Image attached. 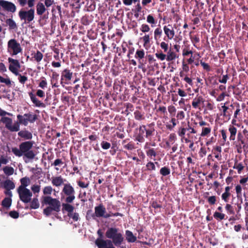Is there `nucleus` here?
<instances>
[{
	"label": "nucleus",
	"mask_w": 248,
	"mask_h": 248,
	"mask_svg": "<svg viewBox=\"0 0 248 248\" xmlns=\"http://www.w3.org/2000/svg\"><path fill=\"white\" fill-rule=\"evenodd\" d=\"M17 121L13 124V120L9 117H2L1 122L5 124L6 129L11 132H17L20 130V124L27 126L29 123H33L37 119L36 114L32 112L25 113L23 115L18 114L17 115Z\"/></svg>",
	"instance_id": "obj_1"
},
{
	"label": "nucleus",
	"mask_w": 248,
	"mask_h": 248,
	"mask_svg": "<svg viewBox=\"0 0 248 248\" xmlns=\"http://www.w3.org/2000/svg\"><path fill=\"white\" fill-rule=\"evenodd\" d=\"M105 236L109 239L105 240L97 238L95 240V244L98 248H108L109 246H112V243L115 246H120L124 241L123 234L116 227L108 228L106 232Z\"/></svg>",
	"instance_id": "obj_2"
},
{
	"label": "nucleus",
	"mask_w": 248,
	"mask_h": 248,
	"mask_svg": "<svg viewBox=\"0 0 248 248\" xmlns=\"http://www.w3.org/2000/svg\"><path fill=\"white\" fill-rule=\"evenodd\" d=\"M41 200L43 205H49L43 210V213L46 216H50L53 211L58 213L61 211V202L58 199L46 196H43Z\"/></svg>",
	"instance_id": "obj_3"
},
{
	"label": "nucleus",
	"mask_w": 248,
	"mask_h": 248,
	"mask_svg": "<svg viewBox=\"0 0 248 248\" xmlns=\"http://www.w3.org/2000/svg\"><path fill=\"white\" fill-rule=\"evenodd\" d=\"M75 193V189L70 183H67L63 184L62 194L66 196L65 199V203L70 204L73 202L76 198Z\"/></svg>",
	"instance_id": "obj_4"
},
{
	"label": "nucleus",
	"mask_w": 248,
	"mask_h": 248,
	"mask_svg": "<svg viewBox=\"0 0 248 248\" xmlns=\"http://www.w3.org/2000/svg\"><path fill=\"white\" fill-rule=\"evenodd\" d=\"M33 143L34 142L31 140L21 142L19 145V149L14 147L12 148V151L16 156L21 157L32 148Z\"/></svg>",
	"instance_id": "obj_5"
},
{
	"label": "nucleus",
	"mask_w": 248,
	"mask_h": 248,
	"mask_svg": "<svg viewBox=\"0 0 248 248\" xmlns=\"http://www.w3.org/2000/svg\"><path fill=\"white\" fill-rule=\"evenodd\" d=\"M16 11V5L9 1L0 0V15L4 16L2 12L13 14Z\"/></svg>",
	"instance_id": "obj_6"
},
{
	"label": "nucleus",
	"mask_w": 248,
	"mask_h": 248,
	"mask_svg": "<svg viewBox=\"0 0 248 248\" xmlns=\"http://www.w3.org/2000/svg\"><path fill=\"white\" fill-rule=\"evenodd\" d=\"M62 211L67 212V216L71 218L74 221H78L80 219L79 215L77 212H74L75 207L74 206L68 203H62Z\"/></svg>",
	"instance_id": "obj_7"
},
{
	"label": "nucleus",
	"mask_w": 248,
	"mask_h": 248,
	"mask_svg": "<svg viewBox=\"0 0 248 248\" xmlns=\"http://www.w3.org/2000/svg\"><path fill=\"white\" fill-rule=\"evenodd\" d=\"M35 10L31 8L28 11L21 9L18 13V16L21 20H24L25 23H29L34 18Z\"/></svg>",
	"instance_id": "obj_8"
},
{
	"label": "nucleus",
	"mask_w": 248,
	"mask_h": 248,
	"mask_svg": "<svg viewBox=\"0 0 248 248\" xmlns=\"http://www.w3.org/2000/svg\"><path fill=\"white\" fill-rule=\"evenodd\" d=\"M17 191L19 198L22 202L27 203L31 202L32 193L29 189H17Z\"/></svg>",
	"instance_id": "obj_9"
},
{
	"label": "nucleus",
	"mask_w": 248,
	"mask_h": 248,
	"mask_svg": "<svg viewBox=\"0 0 248 248\" xmlns=\"http://www.w3.org/2000/svg\"><path fill=\"white\" fill-rule=\"evenodd\" d=\"M73 72L68 68L64 69L62 71L61 84L63 87L65 84L70 83L73 78Z\"/></svg>",
	"instance_id": "obj_10"
},
{
	"label": "nucleus",
	"mask_w": 248,
	"mask_h": 248,
	"mask_svg": "<svg viewBox=\"0 0 248 248\" xmlns=\"http://www.w3.org/2000/svg\"><path fill=\"white\" fill-rule=\"evenodd\" d=\"M8 48L9 51H12V55H16L22 52V49L20 45L15 39H10L8 42Z\"/></svg>",
	"instance_id": "obj_11"
},
{
	"label": "nucleus",
	"mask_w": 248,
	"mask_h": 248,
	"mask_svg": "<svg viewBox=\"0 0 248 248\" xmlns=\"http://www.w3.org/2000/svg\"><path fill=\"white\" fill-rule=\"evenodd\" d=\"M146 139L151 140L155 131V123L143 124Z\"/></svg>",
	"instance_id": "obj_12"
},
{
	"label": "nucleus",
	"mask_w": 248,
	"mask_h": 248,
	"mask_svg": "<svg viewBox=\"0 0 248 248\" xmlns=\"http://www.w3.org/2000/svg\"><path fill=\"white\" fill-rule=\"evenodd\" d=\"M135 140L143 143L145 141V135L143 124H141L137 128L134 132Z\"/></svg>",
	"instance_id": "obj_13"
},
{
	"label": "nucleus",
	"mask_w": 248,
	"mask_h": 248,
	"mask_svg": "<svg viewBox=\"0 0 248 248\" xmlns=\"http://www.w3.org/2000/svg\"><path fill=\"white\" fill-rule=\"evenodd\" d=\"M8 60L9 62L10 63L9 66V70L15 75H18V69L20 68L19 61L17 60H15L11 58H9Z\"/></svg>",
	"instance_id": "obj_14"
},
{
	"label": "nucleus",
	"mask_w": 248,
	"mask_h": 248,
	"mask_svg": "<svg viewBox=\"0 0 248 248\" xmlns=\"http://www.w3.org/2000/svg\"><path fill=\"white\" fill-rule=\"evenodd\" d=\"M145 56V51L143 49H139L136 50L135 53V57L138 60L139 65L138 68L139 69H142L143 71L145 70V64L143 62L142 59Z\"/></svg>",
	"instance_id": "obj_15"
},
{
	"label": "nucleus",
	"mask_w": 248,
	"mask_h": 248,
	"mask_svg": "<svg viewBox=\"0 0 248 248\" xmlns=\"http://www.w3.org/2000/svg\"><path fill=\"white\" fill-rule=\"evenodd\" d=\"M222 109V115L224 119L227 121L231 119V116L232 114V111L234 109V106L232 104L229 106H226L225 105L221 106Z\"/></svg>",
	"instance_id": "obj_16"
},
{
	"label": "nucleus",
	"mask_w": 248,
	"mask_h": 248,
	"mask_svg": "<svg viewBox=\"0 0 248 248\" xmlns=\"http://www.w3.org/2000/svg\"><path fill=\"white\" fill-rule=\"evenodd\" d=\"M163 31L168 40H172L175 35V31L171 24H168L163 27Z\"/></svg>",
	"instance_id": "obj_17"
},
{
	"label": "nucleus",
	"mask_w": 248,
	"mask_h": 248,
	"mask_svg": "<svg viewBox=\"0 0 248 248\" xmlns=\"http://www.w3.org/2000/svg\"><path fill=\"white\" fill-rule=\"evenodd\" d=\"M205 99L201 95H197L192 100L191 104L194 108L201 109V105L203 104Z\"/></svg>",
	"instance_id": "obj_18"
},
{
	"label": "nucleus",
	"mask_w": 248,
	"mask_h": 248,
	"mask_svg": "<svg viewBox=\"0 0 248 248\" xmlns=\"http://www.w3.org/2000/svg\"><path fill=\"white\" fill-rule=\"evenodd\" d=\"M95 215L97 218L104 217L106 212V208L102 203L94 207Z\"/></svg>",
	"instance_id": "obj_19"
},
{
	"label": "nucleus",
	"mask_w": 248,
	"mask_h": 248,
	"mask_svg": "<svg viewBox=\"0 0 248 248\" xmlns=\"http://www.w3.org/2000/svg\"><path fill=\"white\" fill-rule=\"evenodd\" d=\"M29 95L30 97L31 101L36 107L39 108L46 107V105L44 103L38 100L35 95L33 94L32 92L29 93Z\"/></svg>",
	"instance_id": "obj_20"
},
{
	"label": "nucleus",
	"mask_w": 248,
	"mask_h": 248,
	"mask_svg": "<svg viewBox=\"0 0 248 248\" xmlns=\"http://www.w3.org/2000/svg\"><path fill=\"white\" fill-rule=\"evenodd\" d=\"M36 155L34 152L32 150H29L25 153L23 156V159L26 163H28L31 160L33 159Z\"/></svg>",
	"instance_id": "obj_21"
},
{
	"label": "nucleus",
	"mask_w": 248,
	"mask_h": 248,
	"mask_svg": "<svg viewBox=\"0 0 248 248\" xmlns=\"http://www.w3.org/2000/svg\"><path fill=\"white\" fill-rule=\"evenodd\" d=\"M18 136L24 140H31L32 138V133L27 130L18 131Z\"/></svg>",
	"instance_id": "obj_22"
},
{
	"label": "nucleus",
	"mask_w": 248,
	"mask_h": 248,
	"mask_svg": "<svg viewBox=\"0 0 248 248\" xmlns=\"http://www.w3.org/2000/svg\"><path fill=\"white\" fill-rule=\"evenodd\" d=\"M66 180L64 179L62 176L60 175L59 176L53 177L52 178L51 183L54 186L59 187L62 185L63 186L64 181H65Z\"/></svg>",
	"instance_id": "obj_23"
},
{
	"label": "nucleus",
	"mask_w": 248,
	"mask_h": 248,
	"mask_svg": "<svg viewBox=\"0 0 248 248\" xmlns=\"http://www.w3.org/2000/svg\"><path fill=\"white\" fill-rule=\"evenodd\" d=\"M234 143L242 144L244 148L248 147V144L247 145V142H245L244 137L242 133L240 131L237 133L236 140L234 141Z\"/></svg>",
	"instance_id": "obj_24"
},
{
	"label": "nucleus",
	"mask_w": 248,
	"mask_h": 248,
	"mask_svg": "<svg viewBox=\"0 0 248 248\" xmlns=\"http://www.w3.org/2000/svg\"><path fill=\"white\" fill-rule=\"evenodd\" d=\"M230 133L229 140L230 141H234L236 139V134L237 135V129L233 125H230L228 129Z\"/></svg>",
	"instance_id": "obj_25"
},
{
	"label": "nucleus",
	"mask_w": 248,
	"mask_h": 248,
	"mask_svg": "<svg viewBox=\"0 0 248 248\" xmlns=\"http://www.w3.org/2000/svg\"><path fill=\"white\" fill-rule=\"evenodd\" d=\"M5 22L6 24L9 26V30L16 31L18 27L16 22L12 18H7Z\"/></svg>",
	"instance_id": "obj_26"
},
{
	"label": "nucleus",
	"mask_w": 248,
	"mask_h": 248,
	"mask_svg": "<svg viewBox=\"0 0 248 248\" xmlns=\"http://www.w3.org/2000/svg\"><path fill=\"white\" fill-rule=\"evenodd\" d=\"M2 187L5 190H11L15 188V185L11 180L7 179L3 182Z\"/></svg>",
	"instance_id": "obj_27"
},
{
	"label": "nucleus",
	"mask_w": 248,
	"mask_h": 248,
	"mask_svg": "<svg viewBox=\"0 0 248 248\" xmlns=\"http://www.w3.org/2000/svg\"><path fill=\"white\" fill-rule=\"evenodd\" d=\"M45 6L43 3L39 2L36 5V13L38 16H42L46 11Z\"/></svg>",
	"instance_id": "obj_28"
},
{
	"label": "nucleus",
	"mask_w": 248,
	"mask_h": 248,
	"mask_svg": "<svg viewBox=\"0 0 248 248\" xmlns=\"http://www.w3.org/2000/svg\"><path fill=\"white\" fill-rule=\"evenodd\" d=\"M126 239L128 242L134 243L137 240V237L134 236L133 232L129 230L125 231Z\"/></svg>",
	"instance_id": "obj_29"
},
{
	"label": "nucleus",
	"mask_w": 248,
	"mask_h": 248,
	"mask_svg": "<svg viewBox=\"0 0 248 248\" xmlns=\"http://www.w3.org/2000/svg\"><path fill=\"white\" fill-rule=\"evenodd\" d=\"M213 152L215 154V157L218 160L221 159V147L219 146H214L212 150Z\"/></svg>",
	"instance_id": "obj_30"
},
{
	"label": "nucleus",
	"mask_w": 248,
	"mask_h": 248,
	"mask_svg": "<svg viewBox=\"0 0 248 248\" xmlns=\"http://www.w3.org/2000/svg\"><path fill=\"white\" fill-rule=\"evenodd\" d=\"M134 118L139 121L145 120L144 112H141L140 110H136L134 112Z\"/></svg>",
	"instance_id": "obj_31"
},
{
	"label": "nucleus",
	"mask_w": 248,
	"mask_h": 248,
	"mask_svg": "<svg viewBox=\"0 0 248 248\" xmlns=\"http://www.w3.org/2000/svg\"><path fill=\"white\" fill-rule=\"evenodd\" d=\"M21 185L17 189H25L30 184V179L27 177H25L20 179Z\"/></svg>",
	"instance_id": "obj_32"
},
{
	"label": "nucleus",
	"mask_w": 248,
	"mask_h": 248,
	"mask_svg": "<svg viewBox=\"0 0 248 248\" xmlns=\"http://www.w3.org/2000/svg\"><path fill=\"white\" fill-rule=\"evenodd\" d=\"M177 57L178 56L176 53L171 51V49H170L166 55V60L168 62L172 61Z\"/></svg>",
	"instance_id": "obj_33"
},
{
	"label": "nucleus",
	"mask_w": 248,
	"mask_h": 248,
	"mask_svg": "<svg viewBox=\"0 0 248 248\" xmlns=\"http://www.w3.org/2000/svg\"><path fill=\"white\" fill-rule=\"evenodd\" d=\"M211 132V126H203L202 129V132L200 134L201 137H208Z\"/></svg>",
	"instance_id": "obj_34"
},
{
	"label": "nucleus",
	"mask_w": 248,
	"mask_h": 248,
	"mask_svg": "<svg viewBox=\"0 0 248 248\" xmlns=\"http://www.w3.org/2000/svg\"><path fill=\"white\" fill-rule=\"evenodd\" d=\"M97 217L95 215V212L93 213V211L90 209L87 210L86 212V219L88 221H90L91 220H97Z\"/></svg>",
	"instance_id": "obj_35"
},
{
	"label": "nucleus",
	"mask_w": 248,
	"mask_h": 248,
	"mask_svg": "<svg viewBox=\"0 0 248 248\" xmlns=\"http://www.w3.org/2000/svg\"><path fill=\"white\" fill-rule=\"evenodd\" d=\"M162 35V30L161 28H157L154 31V39L158 44L157 41L160 39Z\"/></svg>",
	"instance_id": "obj_36"
},
{
	"label": "nucleus",
	"mask_w": 248,
	"mask_h": 248,
	"mask_svg": "<svg viewBox=\"0 0 248 248\" xmlns=\"http://www.w3.org/2000/svg\"><path fill=\"white\" fill-rule=\"evenodd\" d=\"M151 207L156 210L155 212L157 213L161 212L160 209L162 208V205L160 202L153 201L152 202Z\"/></svg>",
	"instance_id": "obj_37"
},
{
	"label": "nucleus",
	"mask_w": 248,
	"mask_h": 248,
	"mask_svg": "<svg viewBox=\"0 0 248 248\" xmlns=\"http://www.w3.org/2000/svg\"><path fill=\"white\" fill-rule=\"evenodd\" d=\"M236 109L234 113L233 118L232 121V124H235L236 123V119H237L238 115H240L241 109L240 106L238 103H236Z\"/></svg>",
	"instance_id": "obj_38"
},
{
	"label": "nucleus",
	"mask_w": 248,
	"mask_h": 248,
	"mask_svg": "<svg viewBox=\"0 0 248 248\" xmlns=\"http://www.w3.org/2000/svg\"><path fill=\"white\" fill-rule=\"evenodd\" d=\"M12 199L11 198H5L1 202V205L6 208H9L12 204Z\"/></svg>",
	"instance_id": "obj_39"
},
{
	"label": "nucleus",
	"mask_w": 248,
	"mask_h": 248,
	"mask_svg": "<svg viewBox=\"0 0 248 248\" xmlns=\"http://www.w3.org/2000/svg\"><path fill=\"white\" fill-rule=\"evenodd\" d=\"M213 217L219 221L225 219L227 218V217H226V215L224 214L217 211H216L214 213Z\"/></svg>",
	"instance_id": "obj_40"
},
{
	"label": "nucleus",
	"mask_w": 248,
	"mask_h": 248,
	"mask_svg": "<svg viewBox=\"0 0 248 248\" xmlns=\"http://www.w3.org/2000/svg\"><path fill=\"white\" fill-rule=\"evenodd\" d=\"M30 208L33 209H36L39 207V202L37 198H34L30 202Z\"/></svg>",
	"instance_id": "obj_41"
},
{
	"label": "nucleus",
	"mask_w": 248,
	"mask_h": 248,
	"mask_svg": "<svg viewBox=\"0 0 248 248\" xmlns=\"http://www.w3.org/2000/svg\"><path fill=\"white\" fill-rule=\"evenodd\" d=\"M146 153L147 156L151 159H153V157L155 158L157 155L156 152L154 148H149V149L146 151Z\"/></svg>",
	"instance_id": "obj_42"
},
{
	"label": "nucleus",
	"mask_w": 248,
	"mask_h": 248,
	"mask_svg": "<svg viewBox=\"0 0 248 248\" xmlns=\"http://www.w3.org/2000/svg\"><path fill=\"white\" fill-rule=\"evenodd\" d=\"M4 173L8 176L12 175L14 172V169L12 167L5 166L3 168Z\"/></svg>",
	"instance_id": "obj_43"
},
{
	"label": "nucleus",
	"mask_w": 248,
	"mask_h": 248,
	"mask_svg": "<svg viewBox=\"0 0 248 248\" xmlns=\"http://www.w3.org/2000/svg\"><path fill=\"white\" fill-rule=\"evenodd\" d=\"M43 57V54L40 51L37 50L36 52L34 54L32 58H33L34 60L37 62H39L42 60Z\"/></svg>",
	"instance_id": "obj_44"
},
{
	"label": "nucleus",
	"mask_w": 248,
	"mask_h": 248,
	"mask_svg": "<svg viewBox=\"0 0 248 248\" xmlns=\"http://www.w3.org/2000/svg\"><path fill=\"white\" fill-rule=\"evenodd\" d=\"M191 33V32H190V39L192 43L193 44V46L195 47H197L196 45V44L200 42V38L199 37V36L198 34L192 36V35H190Z\"/></svg>",
	"instance_id": "obj_45"
},
{
	"label": "nucleus",
	"mask_w": 248,
	"mask_h": 248,
	"mask_svg": "<svg viewBox=\"0 0 248 248\" xmlns=\"http://www.w3.org/2000/svg\"><path fill=\"white\" fill-rule=\"evenodd\" d=\"M170 173V169L167 167H163L160 170V173L163 176L168 175Z\"/></svg>",
	"instance_id": "obj_46"
},
{
	"label": "nucleus",
	"mask_w": 248,
	"mask_h": 248,
	"mask_svg": "<svg viewBox=\"0 0 248 248\" xmlns=\"http://www.w3.org/2000/svg\"><path fill=\"white\" fill-rule=\"evenodd\" d=\"M225 210L229 215H234L235 212L232 206L229 203H227L225 207Z\"/></svg>",
	"instance_id": "obj_47"
},
{
	"label": "nucleus",
	"mask_w": 248,
	"mask_h": 248,
	"mask_svg": "<svg viewBox=\"0 0 248 248\" xmlns=\"http://www.w3.org/2000/svg\"><path fill=\"white\" fill-rule=\"evenodd\" d=\"M117 216H120L123 217V215L121 213L117 212L115 213H113L109 211L108 213H105V217H104V218H108L111 217H117Z\"/></svg>",
	"instance_id": "obj_48"
},
{
	"label": "nucleus",
	"mask_w": 248,
	"mask_h": 248,
	"mask_svg": "<svg viewBox=\"0 0 248 248\" xmlns=\"http://www.w3.org/2000/svg\"><path fill=\"white\" fill-rule=\"evenodd\" d=\"M63 164V162L62 161V159L58 158L55 160L54 162L51 164V166H54L55 167L61 166ZM55 169L56 170H59V168L58 167H55Z\"/></svg>",
	"instance_id": "obj_49"
},
{
	"label": "nucleus",
	"mask_w": 248,
	"mask_h": 248,
	"mask_svg": "<svg viewBox=\"0 0 248 248\" xmlns=\"http://www.w3.org/2000/svg\"><path fill=\"white\" fill-rule=\"evenodd\" d=\"M124 148L128 150H132L136 148L135 143L133 141H130L124 145Z\"/></svg>",
	"instance_id": "obj_50"
},
{
	"label": "nucleus",
	"mask_w": 248,
	"mask_h": 248,
	"mask_svg": "<svg viewBox=\"0 0 248 248\" xmlns=\"http://www.w3.org/2000/svg\"><path fill=\"white\" fill-rule=\"evenodd\" d=\"M233 169H236L237 170L238 173L240 174L242 172V170L244 169V166L242 163H238L237 162H235L234 163Z\"/></svg>",
	"instance_id": "obj_51"
},
{
	"label": "nucleus",
	"mask_w": 248,
	"mask_h": 248,
	"mask_svg": "<svg viewBox=\"0 0 248 248\" xmlns=\"http://www.w3.org/2000/svg\"><path fill=\"white\" fill-rule=\"evenodd\" d=\"M217 199L216 196H211L207 198V201L210 205H213L216 203Z\"/></svg>",
	"instance_id": "obj_52"
},
{
	"label": "nucleus",
	"mask_w": 248,
	"mask_h": 248,
	"mask_svg": "<svg viewBox=\"0 0 248 248\" xmlns=\"http://www.w3.org/2000/svg\"><path fill=\"white\" fill-rule=\"evenodd\" d=\"M231 195V193L223 192L221 195V199L225 202H228L230 197Z\"/></svg>",
	"instance_id": "obj_53"
},
{
	"label": "nucleus",
	"mask_w": 248,
	"mask_h": 248,
	"mask_svg": "<svg viewBox=\"0 0 248 248\" xmlns=\"http://www.w3.org/2000/svg\"><path fill=\"white\" fill-rule=\"evenodd\" d=\"M187 130V128L180 127L179 128L178 131V135L182 139L185 138V135Z\"/></svg>",
	"instance_id": "obj_54"
},
{
	"label": "nucleus",
	"mask_w": 248,
	"mask_h": 248,
	"mask_svg": "<svg viewBox=\"0 0 248 248\" xmlns=\"http://www.w3.org/2000/svg\"><path fill=\"white\" fill-rule=\"evenodd\" d=\"M147 22L152 25V27H153V25L156 24V21L152 15H149L147 17Z\"/></svg>",
	"instance_id": "obj_55"
},
{
	"label": "nucleus",
	"mask_w": 248,
	"mask_h": 248,
	"mask_svg": "<svg viewBox=\"0 0 248 248\" xmlns=\"http://www.w3.org/2000/svg\"><path fill=\"white\" fill-rule=\"evenodd\" d=\"M53 191V188L51 186H46L43 189V193L44 195H50Z\"/></svg>",
	"instance_id": "obj_56"
},
{
	"label": "nucleus",
	"mask_w": 248,
	"mask_h": 248,
	"mask_svg": "<svg viewBox=\"0 0 248 248\" xmlns=\"http://www.w3.org/2000/svg\"><path fill=\"white\" fill-rule=\"evenodd\" d=\"M101 146L104 150H108L110 148L111 144L109 142L103 140L101 142Z\"/></svg>",
	"instance_id": "obj_57"
},
{
	"label": "nucleus",
	"mask_w": 248,
	"mask_h": 248,
	"mask_svg": "<svg viewBox=\"0 0 248 248\" xmlns=\"http://www.w3.org/2000/svg\"><path fill=\"white\" fill-rule=\"evenodd\" d=\"M147 170H155V163L153 162L150 161L148 162L146 165Z\"/></svg>",
	"instance_id": "obj_58"
},
{
	"label": "nucleus",
	"mask_w": 248,
	"mask_h": 248,
	"mask_svg": "<svg viewBox=\"0 0 248 248\" xmlns=\"http://www.w3.org/2000/svg\"><path fill=\"white\" fill-rule=\"evenodd\" d=\"M242 188L241 186L240 185H237L235 186V191L237 194V197L239 199L240 197L241 198V195L242 194Z\"/></svg>",
	"instance_id": "obj_59"
},
{
	"label": "nucleus",
	"mask_w": 248,
	"mask_h": 248,
	"mask_svg": "<svg viewBox=\"0 0 248 248\" xmlns=\"http://www.w3.org/2000/svg\"><path fill=\"white\" fill-rule=\"evenodd\" d=\"M140 30L142 32H147L150 31V28L148 25L146 24H143L141 25V27L140 28Z\"/></svg>",
	"instance_id": "obj_60"
},
{
	"label": "nucleus",
	"mask_w": 248,
	"mask_h": 248,
	"mask_svg": "<svg viewBox=\"0 0 248 248\" xmlns=\"http://www.w3.org/2000/svg\"><path fill=\"white\" fill-rule=\"evenodd\" d=\"M142 40L143 42V46H145L146 45L149 44L150 41V35L149 34H145L142 37Z\"/></svg>",
	"instance_id": "obj_61"
},
{
	"label": "nucleus",
	"mask_w": 248,
	"mask_h": 248,
	"mask_svg": "<svg viewBox=\"0 0 248 248\" xmlns=\"http://www.w3.org/2000/svg\"><path fill=\"white\" fill-rule=\"evenodd\" d=\"M0 82L5 83L7 86H9L11 84V82L9 78H5L1 76H0Z\"/></svg>",
	"instance_id": "obj_62"
},
{
	"label": "nucleus",
	"mask_w": 248,
	"mask_h": 248,
	"mask_svg": "<svg viewBox=\"0 0 248 248\" xmlns=\"http://www.w3.org/2000/svg\"><path fill=\"white\" fill-rule=\"evenodd\" d=\"M155 55L158 59H159L161 61H163L165 59H166V55L165 54H163L162 52H161L160 53L157 52L155 54Z\"/></svg>",
	"instance_id": "obj_63"
},
{
	"label": "nucleus",
	"mask_w": 248,
	"mask_h": 248,
	"mask_svg": "<svg viewBox=\"0 0 248 248\" xmlns=\"http://www.w3.org/2000/svg\"><path fill=\"white\" fill-rule=\"evenodd\" d=\"M200 64L203 67V68L206 71L209 72L211 70L210 66L208 63L202 62V60H201Z\"/></svg>",
	"instance_id": "obj_64"
}]
</instances>
